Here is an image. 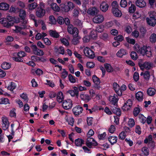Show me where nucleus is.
Here are the masks:
<instances>
[{
  "label": "nucleus",
  "instance_id": "obj_42",
  "mask_svg": "<svg viewBox=\"0 0 156 156\" xmlns=\"http://www.w3.org/2000/svg\"><path fill=\"white\" fill-rule=\"evenodd\" d=\"M126 136L125 132L124 131H122L119 134L118 137L119 139L123 140L125 139Z\"/></svg>",
  "mask_w": 156,
  "mask_h": 156
},
{
  "label": "nucleus",
  "instance_id": "obj_23",
  "mask_svg": "<svg viewBox=\"0 0 156 156\" xmlns=\"http://www.w3.org/2000/svg\"><path fill=\"white\" fill-rule=\"evenodd\" d=\"M147 92L148 95L150 96H152L155 94L156 90L153 88L150 87L147 89Z\"/></svg>",
  "mask_w": 156,
  "mask_h": 156
},
{
  "label": "nucleus",
  "instance_id": "obj_58",
  "mask_svg": "<svg viewBox=\"0 0 156 156\" xmlns=\"http://www.w3.org/2000/svg\"><path fill=\"white\" fill-rule=\"evenodd\" d=\"M139 74L137 72L134 73L133 76L134 80L136 82L139 79Z\"/></svg>",
  "mask_w": 156,
  "mask_h": 156
},
{
  "label": "nucleus",
  "instance_id": "obj_51",
  "mask_svg": "<svg viewBox=\"0 0 156 156\" xmlns=\"http://www.w3.org/2000/svg\"><path fill=\"white\" fill-rule=\"evenodd\" d=\"M86 146L88 147L89 148H91L92 147V146L94 145V146H96L97 145V143L96 142H95V143H91L90 142H87L86 141Z\"/></svg>",
  "mask_w": 156,
  "mask_h": 156
},
{
  "label": "nucleus",
  "instance_id": "obj_60",
  "mask_svg": "<svg viewBox=\"0 0 156 156\" xmlns=\"http://www.w3.org/2000/svg\"><path fill=\"white\" fill-rule=\"evenodd\" d=\"M135 132L136 133H137L139 135H140L141 133V128L140 126H136L135 128Z\"/></svg>",
  "mask_w": 156,
  "mask_h": 156
},
{
  "label": "nucleus",
  "instance_id": "obj_5",
  "mask_svg": "<svg viewBox=\"0 0 156 156\" xmlns=\"http://www.w3.org/2000/svg\"><path fill=\"white\" fill-rule=\"evenodd\" d=\"M62 106L66 110L71 109L73 106L72 101L70 99H67L63 101Z\"/></svg>",
  "mask_w": 156,
  "mask_h": 156
},
{
  "label": "nucleus",
  "instance_id": "obj_61",
  "mask_svg": "<svg viewBox=\"0 0 156 156\" xmlns=\"http://www.w3.org/2000/svg\"><path fill=\"white\" fill-rule=\"evenodd\" d=\"M61 41L62 43L66 46L68 45L69 44L68 40L66 38L61 39Z\"/></svg>",
  "mask_w": 156,
  "mask_h": 156
},
{
  "label": "nucleus",
  "instance_id": "obj_64",
  "mask_svg": "<svg viewBox=\"0 0 156 156\" xmlns=\"http://www.w3.org/2000/svg\"><path fill=\"white\" fill-rule=\"evenodd\" d=\"M148 146L149 148L153 149L155 146V143L154 141L152 140L151 141L148 143Z\"/></svg>",
  "mask_w": 156,
  "mask_h": 156
},
{
  "label": "nucleus",
  "instance_id": "obj_52",
  "mask_svg": "<svg viewBox=\"0 0 156 156\" xmlns=\"http://www.w3.org/2000/svg\"><path fill=\"white\" fill-rule=\"evenodd\" d=\"M61 8H62V10L66 12H68L70 10L69 7L67 4L62 5V6H61Z\"/></svg>",
  "mask_w": 156,
  "mask_h": 156
},
{
  "label": "nucleus",
  "instance_id": "obj_15",
  "mask_svg": "<svg viewBox=\"0 0 156 156\" xmlns=\"http://www.w3.org/2000/svg\"><path fill=\"white\" fill-rule=\"evenodd\" d=\"M80 97L82 100L86 102H88L91 99L90 96L87 94H81L80 95Z\"/></svg>",
  "mask_w": 156,
  "mask_h": 156
},
{
  "label": "nucleus",
  "instance_id": "obj_59",
  "mask_svg": "<svg viewBox=\"0 0 156 156\" xmlns=\"http://www.w3.org/2000/svg\"><path fill=\"white\" fill-rule=\"evenodd\" d=\"M115 95V94L113 97L111 101L112 102V104H113L114 105H115L116 103H117L118 101V100L117 99Z\"/></svg>",
  "mask_w": 156,
  "mask_h": 156
},
{
  "label": "nucleus",
  "instance_id": "obj_45",
  "mask_svg": "<svg viewBox=\"0 0 156 156\" xmlns=\"http://www.w3.org/2000/svg\"><path fill=\"white\" fill-rule=\"evenodd\" d=\"M140 112V108L138 107L135 108L133 111V115L134 116L136 117L138 115Z\"/></svg>",
  "mask_w": 156,
  "mask_h": 156
},
{
  "label": "nucleus",
  "instance_id": "obj_8",
  "mask_svg": "<svg viewBox=\"0 0 156 156\" xmlns=\"http://www.w3.org/2000/svg\"><path fill=\"white\" fill-rule=\"evenodd\" d=\"M72 111L75 116H78L82 112L83 108L80 105H76L73 108Z\"/></svg>",
  "mask_w": 156,
  "mask_h": 156
},
{
  "label": "nucleus",
  "instance_id": "obj_36",
  "mask_svg": "<svg viewBox=\"0 0 156 156\" xmlns=\"http://www.w3.org/2000/svg\"><path fill=\"white\" fill-rule=\"evenodd\" d=\"M139 118L140 119V122L143 124H144L146 122V118L142 114H140Z\"/></svg>",
  "mask_w": 156,
  "mask_h": 156
},
{
  "label": "nucleus",
  "instance_id": "obj_40",
  "mask_svg": "<svg viewBox=\"0 0 156 156\" xmlns=\"http://www.w3.org/2000/svg\"><path fill=\"white\" fill-rule=\"evenodd\" d=\"M66 120V121L68 122L69 124L72 126L73 125L74 119L73 118L69 117Z\"/></svg>",
  "mask_w": 156,
  "mask_h": 156
},
{
  "label": "nucleus",
  "instance_id": "obj_2",
  "mask_svg": "<svg viewBox=\"0 0 156 156\" xmlns=\"http://www.w3.org/2000/svg\"><path fill=\"white\" fill-rule=\"evenodd\" d=\"M26 55V54L24 51H19L17 53H15L13 54L12 59L17 62H22L23 61L22 58L25 56Z\"/></svg>",
  "mask_w": 156,
  "mask_h": 156
},
{
  "label": "nucleus",
  "instance_id": "obj_6",
  "mask_svg": "<svg viewBox=\"0 0 156 156\" xmlns=\"http://www.w3.org/2000/svg\"><path fill=\"white\" fill-rule=\"evenodd\" d=\"M104 18L103 15L98 14L95 16L93 18V21L95 23L100 24L104 20Z\"/></svg>",
  "mask_w": 156,
  "mask_h": 156
},
{
  "label": "nucleus",
  "instance_id": "obj_35",
  "mask_svg": "<svg viewBox=\"0 0 156 156\" xmlns=\"http://www.w3.org/2000/svg\"><path fill=\"white\" fill-rule=\"evenodd\" d=\"M37 6V4L36 2H34L28 5V8L30 10H33L35 9Z\"/></svg>",
  "mask_w": 156,
  "mask_h": 156
},
{
  "label": "nucleus",
  "instance_id": "obj_28",
  "mask_svg": "<svg viewBox=\"0 0 156 156\" xmlns=\"http://www.w3.org/2000/svg\"><path fill=\"white\" fill-rule=\"evenodd\" d=\"M50 36L54 38H58L59 36L58 33L55 31L51 30L49 31Z\"/></svg>",
  "mask_w": 156,
  "mask_h": 156
},
{
  "label": "nucleus",
  "instance_id": "obj_12",
  "mask_svg": "<svg viewBox=\"0 0 156 156\" xmlns=\"http://www.w3.org/2000/svg\"><path fill=\"white\" fill-rule=\"evenodd\" d=\"M146 20L148 24L150 26L154 27L156 24V19L155 18H147Z\"/></svg>",
  "mask_w": 156,
  "mask_h": 156
},
{
  "label": "nucleus",
  "instance_id": "obj_9",
  "mask_svg": "<svg viewBox=\"0 0 156 156\" xmlns=\"http://www.w3.org/2000/svg\"><path fill=\"white\" fill-rule=\"evenodd\" d=\"M2 126L3 129L4 130L7 129L9 131L8 128L9 126V123L8 119L6 117H2Z\"/></svg>",
  "mask_w": 156,
  "mask_h": 156
},
{
  "label": "nucleus",
  "instance_id": "obj_30",
  "mask_svg": "<svg viewBox=\"0 0 156 156\" xmlns=\"http://www.w3.org/2000/svg\"><path fill=\"white\" fill-rule=\"evenodd\" d=\"M104 66L108 72H111L113 71V68L110 64L107 63H105L104 64Z\"/></svg>",
  "mask_w": 156,
  "mask_h": 156
},
{
  "label": "nucleus",
  "instance_id": "obj_41",
  "mask_svg": "<svg viewBox=\"0 0 156 156\" xmlns=\"http://www.w3.org/2000/svg\"><path fill=\"white\" fill-rule=\"evenodd\" d=\"M100 37L104 41H107L108 38V35L106 33H103L101 35Z\"/></svg>",
  "mask_w": 156,
  "mask_h": 156
},
{
  "label": "nucleus",
  "instance_id": "obj_29",
  "mask_svg": "<svg viewBox=\"0 0 156 156\" xmlns=\"http://www.w3.org/2000/svg\"><path fill=\"white\" fill-rule=\"evenodd\" d=\"M74 24L78 28H81L82 27V23L81 21L78 19H75L74 21Z\"/></svg>",
  "mask_w": 156,
  "mask_h": 156
},
{
  "label": "nucleus",
  "instance_id": "obj_38",
  "mask_svg": "<svg viewBox=\"0 0 156 156\" xmlns=\"http://www.w3.org/2000/svg\"><path fill=\"white\" fill-rule=\"evenodd\" d=\"M152 140V135H149L148 137H146L145 139L144 140V144H147L151 141Z\"/></svg>",
  "mask_w": 156,
  "mask_h": 156
},
{
  "label": "nucleus",
  "instance_id": "obj_11",
  "mask_svg": "<svg viewBox=\"0 0 156 156\" xmlns=\"http://www.w3.org/2000/svg\"><path fill=\"white\" fill-rule=\"evenodd\" d=\"M45 13V11L44 9H39L38 8L36 11V15L39 18L43 17Z\"/></svg>",
  "mask_w": 156,
  "mask_h": 156
},
{
  "label": "nucleus",
  "instance_id": "obj_24",
  "mask_svg": "<svg viewBox=\"0 0 156 156\" xmlns=\"http://www.w3.org/2000/svg\"><path fill=\"white\" fill-rule=\"evenodd\" d=\"M136 98L139 101H142L143 99V94L141 91H138L136 94Z\"/></svg>",
  "mask_w": 156,
  "mask_h": 156
},
{
  "label": "nucleus",
  "instance_id": "obj_21",
  "mask_svg": "<svg viewBox=\"0 0 156 156\" xmlns=\"http://www.w3.org/2000/svg\"><path fill=\"white\" fill-rule=\"evenodd\" d=\"M75 144L76 146L80 147L84 144V141L83 139L78 138L75 140Z\"/></svg>",
  "mask_w": 156,
  "mask_h": 156
},
{
  "label": "nucleus",
  "instance_id": "obj_13",
  "mask_svg": "<svg viewBox=\"0 0 156 156\" xmlns=\"http://www.w3.org/2000/svg\"><path fill=\"white\" fill-rule=\"evenodd\" d=\"M109 5L108 4L104 2H103L101 4L100 8L103 12H106L108 10Z\"/></svg>",
  "mask_w": 156,
  "mask_h": 156
},
{
  "label": "nucleus",
  "instance_id": "obj_27",
  "mask_svg": "<svg viewBox=\"0 0 156 156\" xmlns=\"http://www.w3.org/2000/svg\"><path fill=\"white\" fill-rule=\"evenodd\" d=\"M51 8L54 11L59 12L60 10V7L57 5L56 3H53L51 4Z\"/></svg>",
  "mask_w": 156,
  "mask_h": 156
},
{
  "label": "nucleus",
  "instance_id": "obj_44",
  "mask_svg": "<svg viewBox=\"0 0 156 156\" xmlns=\"http://www.w3.org/2000/svg\"><path fill=\"white\" fill-rule=\"evenodd\" d=\"M142 151L145 155L147 156L149 154V151L148 148L146 147H144L142 148Z\"/></svg>",
  "mask_w": 156,
  "mask_h": 156
},
{
  "label": "nucleus",
  "instance_id": "obj_19",
  "mask_svg": "<svg viewBox=\"0 0 156 156\" xmlns=\"http://www.w3.org/2000/svg\"><path fill=\"white\" fill-rule=\"evenodd\" d=\"M9 5L6 3L2 2L0 3V10H7L9 9Z\"/></svg>",
  "mask_w": 156,
  "mask_h": 156
},
{
  "label": "nucleus",
  "instance_id": "obj_39",
  "mask_svg": "<svg viewBox=\"0 0 156 156\" xmlns=\"http://www.w3.org/2000/svg\"><path fill=\"white\" fill-rule=\"evenodd\" d=\"M131 58L134 60H136L138 58L136 53L134 51H132L130 54Z\"/></svg>",
  "mask_w": 156,
  "mask_h": 156
},
{
  "label": "nucleus",
  "instance_id": "obj_63",
  "mask_svg": "<svg viewBox=\"0 0 156 156\" xmlns=\"http://www.w3.org/2000/svg\"><path fill=\"white\" fill-rule=\"evenodd\" d=\"M132 30V29L129 26H127L125 27V31L128 34L130 33Z\"/></svg>",
  "mask_w": 156,
  "mask_h": 156
},
{
  "label": "nucleus",
  "instance_id": "obj_56",
  "mask_svg": "<svg viewBox=\"0 0 156 156\" xmlns=\"http://www.w3.org/2000/svg\"><path fill=\"white\" fill-rule=\"evenodd\" d=\"M127 5V2L126 0H121L120 2V5L121 7H126Z\"/></svg>",
  "mask_w": 156,
  "mask_h": 156
},
{
  "label": "nucleus",
  "instance_id": "obj_49",
  "mask_svg": "<svg viewBox=\"0 0 156 156\" xmlns=\"http://www.w3.org/2000/svg\"><path fill=\"white\" fill-rule=\"evenodd\" d=\"M144 77V78L146 80H148L150 79V75L149 71H146L145 72Z\"/></svg>",
  "mask_w": 156,
  "mask_h": 156
},
{
  "label": "nucleus",
  "instance_id": "obj_4",
  "mask_svg": "<svg viewBox=\"0 0 156 156\" xmlns=\"http://www.w3.org/2000/svg\"><path fill=\"white\" fill-rule=\"evenodd\" d=\"M152 64L150 62H145L143 64L138 63V65L142 70L144 69L147 70L150 69L152 67Z\"/></svg>",
  "mask_w": 156,
  "mask_h": 156
},
{
  "label": "nucleus",
  "instance_id": "obj_18",
  "mask_svg": "<svg viewBox=\"0 0 156 156\" xmlns=\"http://www.w3.org/2000/svg\"><path fill=\"white\" fill-rule=\"evenodd\" d=\"M104 44L101 42H98L97 43H94L93 44V45L91 46L92 48H102L104 47Z\"/></svg>",
  "mask_w": 156,
  "mask_h": 156
},
{
  "label": "nucleus",
  "instance_id": "obj_46",
  "mask_svg": "<svg viewBox=\"0 0 156 156\" xmlns=\"http://www.w3.org/2000/svg\"><path fill=\"white\" fill-rule=\"evenodd\" d=\"M95 65V63L93 62H87L86 63V66L89 68H93Z\"/></svg>",
  "mask_w": 156,
  "mask_h": 156
},
{
  "label": "nucleus",
  "instance_id": "obj_25",
  "mask_svg": "<svg viewBox=\"0 0 156 156\" xmlns=\"http://www.w3.org/2000/svg\"><path fill=\"white\" fill-rule=\"evenodd\" d=\"M126 49H120L116 54L117 56L120 58H122V56L126 54Z\"/></svg>",
  "mask_w": 156,
  "mask_h": 156
},
{
  "label": "nucleus",
  "instance_id": "obj_26",
  "mask_svg": "<svg viewBox=\"0 0 156 156\" xmlns=\"http://www.w3.org/2000/svg\"><path fill=\"white\" fill-rule=\"evenodd\" d=\"M11 66V64L6 62H3L1 65L2 68L5 70L9 69Z\"/></svg>",
  "mask_w": 156,
  "mask_h": 156
},
{
  "label": "nucleus",
  "instance_id": "obj_50",
  "mask_svg": "<svg viewBox=\"0 0 156 156\" xmlns=\"http://www.w3.org/2000/svg\"><path fill=\"white\" fill-rule=\"evenodd\" d=\"M69 79L71 83H74L76 82V80L74 76H72L71 74H69L68 76Z\"/></svg>",
  "mask_w": 156,
  "mask_h": 156
},
{
  "label": "nucleus",
  "instance_id": "obj_33",
  "mask_svg": "<svg viewBox=\"0 0 156 156\" xmlns=\"http://www.w3.org/2000/svg\"><path fill=\"white\" fill-rule=\"evenodd\" d=\"M92 80L94 84H100L101 81L99 78L97 76L95 75L93 76L92 77Z\"/></svg>",
  "mask_w": 156,
  "mask_h": 156
},
{
  "label": "nucleus",
  "instance_id": "obj_3",
  "mask_svg": "<svg viewBox=\"0 0 156 156\" xmlns=\"http://www.w3.org/2000/svg\"><path fill=\"white\" fill-rule=\"evenodd\" d=\"M67 31L68 33L73 35L75 37L77 36L78 34V30L76 27H74L72 25L68 26Z\"/></svg>",
  "mask_w": 156,
  "mask_h": 156
},
{
  "label": "nucleus",
  "instance_id": "obj_62",
  "mask_svg": "<svg viewBox=\"0 0 156 156\" xmlns=\"http://www.w3.org/2000/svg\"><path fill=\"white\" fill-rule=\"evenodd\" d=\"M94 132L92 129H90L88 132L87 134V137H90L93 136L94 134Z\"/></svg>",
  "mask_w": 156,
  "mask_h": 156
},
{
  "label": "nucleus",
  "instance_id": "obj_43",
  "mask_svg": "<svg viewBox=\"0 0 156 156\" xmlns=\"http://www.w3.org/2000/svg\"><path fill=\"white\" fill-rule=\"evenodd\" d=\"M114 39L119 42H121L123 40L124 37L122 35H119L118 36L115 37Z\"/></svg>",
  "mask_w": 156,
  "mask_h": 156
},
{
  "label": "nucleus",
  "instance_id": "obj_37",
  "mask_svg": "<svg viewBox=\"0 0 156 156\" xmlns=\"http://www.w3.org/2000/svg\"><path fill=\"white\" fill-rule=\"evenodd\" d=\"M150 41L152 43H154L156 41V34L154 33L152 34L150 38Z\"/></svg>",
  "mask_w": 156,
  "mask_h": 156
},
{
  "label": "nucleus",
  "instance_id": "obj_48",
  "mask_svg": "<svg viewBox=\"0 0 156 156\" xmlns=\"http://www.w3.org/2000/svg\"><path fill=\"white\" fill-rule=\"evenodd\" d=\"M135 125V121L133 119L130 118L129 119L128 121V125L130 127H132Z\"/></svg>",
  "mask_w": 156,
  "mask_h": 156
},
{
  "label": "nucleus",
  "instance_id": "obj_16",
  "mask_svg": "<svg viewBox=\"0 0 156 156\" xmlns=\"http://www.w3.org/2000/svg\"><path fill=\"white\" fill-rule=\"evenodd\" d=\"M98 11L95 7L89 8L87 11V13L91 15H94L97 14Z\"/></svg>",
  "mask_w": 156,
  "mask_h": 156
},
{
  "label": "nucleus",
  "instance_id": "obj_7",
  "mask_svg": "<svg viewBox=\"0 0 156 156\" xmlns=\"http://www.w3.org/2000/svg\"><path fill=\"white\" fill-rule=\"evenodd\" d=\"M85 55L90 58H94L95 57L94 52L92 49H83Z\"/></svg>",
  "mask_w": 156,
  "mask_h": 156
},
{
  "label": "nucleus",
  "instance_id": "obj_53",
  "mask_svg": "<svg viewBox=\"0 0 156 156\" xmlns=\"http://www.w3.org/2000/svg\"><path fill=\"white\" fill-rule=\"evenodd\" d=\"M49 20L50 21V23L54 24L56 23V20L55 19L54 16H51L49 17Z\"/></svg>",
  "mask_w": 156,
  "mask_h": 156
},
{
  "label": "nucleus",
  "instance_id": "obj_10",
  "mask_svg": "<svg viewBox=\"0 0 156 156\" xmlns=\"http://www.w3.org/2000/svg\"><path fill=\"white\" fill-rule=\"evenodd\" d=\"M19 16L21 19L23 20V23L26 24L27 23V21L25 20L26 16V13L25 10L22 9H20L19 11Z\"/></svg>",
  "mask_w": 156,
  "mask_h": 156
},
{
  "label": "nucleus",
  "instance_id": "obj_14",
  "mask_svg": "<svg viewBox=\"0 0 156 156\" xmlns=\"http://www.w3.org/2000/svg\"><path fill=\"white\" fill-rule=\"evenodd\" d=\"M136 4L137 6L141 8L144 7L146 5V3L144 0H137Z\"/></svg>",
  "mask_w": 156,
  "mask_h": 156
},
{
  "label": "nucleus",
  "instance_id": "obj_31",
  "mask_svg": "<svg viewBox=\"0 0 156 156\" xmlns=\"http://www.w3.org/2000/svg\"><path fill=\"white\" fill-rule=\"evenodd\" d=\"M34 53L37 55L42 56L44 54V52L42 49H33Z\"/></svg>",
  "mask_w": 156,
  "mask_h": 156
},
{
  "label": "nucleus",
  "instance_id": "obj_57",
  "mask_svg": "<svg viewBox=\"0 0 156 156\" xmlns=\"http://www.w3.org/2000/svg\"><path fill=\"white\" fill-rule=\"evenodd\" d=\"M57 21L59 24L62 25L64 23V19L61 16H58L57 19Z\"/></svg>",
  "mask_w": 156,
  "mask_h": 156
},
{
  "label": "nucleus",
  "instance_id": "obj_54",
  "mask_svg": "<svg viewBox=\"0 0 156 156\" xmlns=\"http://www.w3.org/2000/svg\"><path fill=\"white\" fill-rule=\"evenodd\" d=\"M20 97L23 99L24 101H26V102H28V98L27 95L26 94L23 93L20 95Z\"/></svg>",
  "mask_w": 156,
  "mask_h": 156
},
{
  "label": "nucleus",
  "instance_id": "obj_17",
  "mask_svg": "<svg viewBox=\"0 0 156 156\" xmlns=\"http://www.w3.org/2000/svg\"><path fill=\"white\" fill-rule=\"evenodd\" d=\"M118 138L117 136H110L108 138V140L111 143V145H113L116 143L117 141Z\"/></svg>",
  "mask_w": 156,
  "mask_h": 156
},
{
  "label": "nucleus",
  "instance_id": "obj_1",
  "mask_svg": "<svg viewBox=\"0 0 156 156\" xmlns=\"http://www.w3.org/2000/svg\"><path fill=\"white\" fill-rule=\"evenodd\" d=\"M112 12L113 15L116 17H121L122 13L121 10L118 9L119 4L116 1H113L111 4Z\"/></svg>",
  "mask_w": 156,
  "mask_h": 156
},
{
  "label": "nucleus",
  "instance_id": "obj_20",
  "mask_svg": "<svg viewBox=\"0 0 156 156\" xmlns=\"http://www.w3.org/2000/svg\"><path fill=\"white\" fill-rule=\"evenodd\" d=\"M111 110L114 113L116 114L117 116H120L121 115V111L119 108L114 107L112 108Z\"/></svg>",
  "mask_w": 156,
  "mask_h": 156
},
{
  "label": "nucleus",
  "instance_id": "obj_47",
  "mask_svg": "<svg viewBox=\"0 0 156 156\" xmlns=\"http://www.w3.org/2000/svg\"><path fill=\"white\" fill-rule=\"evenodd\" d=\"M136 9V6L133 4H131V6L130 7L129 9V12L131 13L134 12Z\"/></svg>",
  "mask_w": 156,
  "mask_h": 156
},
{
  "label": "nucleus",
  "instance_id": "obj_34",
  "mask_svg": "<svg viewBox=\"0 0 156 156\" xmlns=\"http://www.w3.org/2000/svg\"><path fill=\"white\" fill-rule=\"evenodd\" d=\"M16 88V86L15 85V83L13 82H10L8 87V89L11 91H12L13 90L15 89Z\"/></svg>",
  "mask_w": 156,
  "mask_h": 156
},
{
  "label": "nucleus",
  "instance_id": "obj_22",
  "mask_svg": "<svg viewBox=\"0 0 156 156\" xmlns=\"http://www.w3.org/2000/svg\"><path fill=\"white\" fill-rule=\"evenodd\" d=\"M57 99L58 101L60 103L62 102L64 99L63 93L61 91L58 92L57 94Z\"/></svg>",
  "mask_w": 156,
  "mask_h": 156
},
{
  "label": "nucleus",
  "instance_id": "obj_55",
  "mask_svg": "<svg viewBox=\"0 0 156 156\" xmlns=\"http://www.w3.org/2000/svg\"><path fill=\"white\" fill-rule=\"evenodd\" d=\"M87 124L88 126H90L92 124L93 118L92 117H87Z\"/></svg>",
  "mask_w": 156,
  "mask_h": 156
},
{
  "label": "nucleus",
  "instance_id": "obj_32",
  "mask_svg": "<svg viewBox=\"0 0 156 156\" xmlns=\"http://www.w3.org/2000/svg\"><path fill=\"white\" fill-rule=\"evenodd\" d=\"M9 104V100L7 98H2L0 99V105Z\"/></svg>",
  "mask_w": 156,
  "mask_h": 156
}]
</instances>
